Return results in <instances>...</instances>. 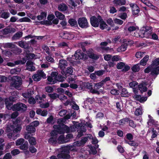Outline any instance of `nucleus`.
I'll use <instances>...</instances> for the list:
<instances>
[{"instance_id": "obj_4", "label": "nucleus", "mask_w": 159, "mask_h": 159, "mask_svg": "<svg viewBox=\"0 0 159 159\" xmlns=\"http://www.w3.org/2000/svg\"><path fill=\"white\" fill-rule=\"evenodd\" d=\"M121 42L122 43L120 46L117 49V51L118 52H121L125 51L127 49L128 46V43H130V44L133 43L132 41H129L127 39H122L121 40Z\"/></svg>"}, {"instance_id": "obj_27", "label": "nucleus", "mask_w": 159, "mask_h": 159, "mask_svg": "<svg viewBox=\"0 0 159 159\" xmlns=\"http://www.w3.org/2000/svg\"><path fill=\"white\" fill-rule=\"evenodd\" d=\"M135 100L139 101L141 102H144L147 99V97H142L140 95H135L134 96Z\"/></svg>"}, {"instance_id": "obj_32", "label": "nucleus", "mask_w": 159, "mask_h": 159, "mask_svg": "<svg viewBox=\"0 0 159 159\" xmlns=\"http://www.w3.org/2000/svg\"><path fill=\"white\" fill-rule=\"evenodd\" d=\"M36 113L38 115H40L42 116H46L48 114L47 111L46 110L42 111L39 109L36 111Z\"/></svg>"}, {"instance_id": "obj_2", "label": "nucleus", "mask_w": 159, "mask_h": 159, "mask_svg": "<svg viewBox=\"0 0 159 159\" xmlns=\"http://www.w3.org/2000/svg\"><path fill=\"white\" fill-rule=\"evenodd\" d=\"M53 127L54 129H57V130H55L52 131L51 133V137L49 139L48 142L49 143L52 144L56 143L57 142V133L59 132L61 133V131H60V129L58 128H59V126L54 125Z\"/></svg>"}, {"instance_id": "obj_64", "label": "nucleus", "mask_w": 159, "mask_h": 159, "mask_svg": "<svg viewBox=\"0 0 159 159\" xmlns=\"http://www.w3.org/2000/svg\"><path fill=\"white\" fill-rule=\"evenodd\" d=\"M114 21L115 23L120 25H122L123 22V21H122V20L117 18L115 19L114 20Z\"/></svg>"}, {"instance_id": "obj_38", "label": "nucleus", "mask_w": 159, "mask_h": 159, "mask_svg": "<svg viewBox=\"0 0 159 159\" xmlns=\"http://www.w3.org/2000/svg\"><path fill=\"white\" fill-rule=\"evenodd\" d=\"M47 16V14L44 12H42L40 15L38 16H37V19L38 20H44L46 18Z\"/></svg>"}, {"instance_id": "obj_48", "label": "nucleus", "mask_w": 159, "mask_h": 159, "mask_svg": "<svg viewBox=\"0 0 159 159\" xmlns=\"http://www.w3.org/2000/svg\"><path fill=\"white\" fill-rule=\"evenodd\" d=\"M29 143L30 145H34L36 144V141L35 138L33 137H31L29 139Z\"/></svg>"}, {"instance_id": "obj_34", "label": "nucleus", "mask_w": 159, "mask_h": 159, "mask_svg": "<svg viewBox=\"0 0 159 159\" xmlns=\"http://www.w3.org/2000/svg\"><path fill=\"white\" fill-rule=\"evenodd\" d=\"M55 15L57 18L60 20H62L65 18V16L64 15L58 11L55 12Z\"/></svg>"}, {"instance_id": "obj_61", "label": "nucleus", "mask_w": 159, "mask_h": 159, "mask_svg": "<svg viewBox=\"0 0 159 159\" xmlns=\"http://www.w3.org/2000/svg\"><path fill=\"white\" fill-rule=\"evenodd\" d=\"M28 145L27 143H25L20 146V148L22 150H25L28 148Z\"/></svg>"}, {"instance_id": "obj_1", "label": "nucleus", "mask_w": 159, "mask_h": 159, "mask_svg": "<svg viewBox=\"0 0 159 159\" xmlns=\"http://www.w3.org/2000/svg\"><path fill=\"white\" fill-rule=\"evenodd\" d=\"M11 95L13 97H10L9 98L5 99V104L8 110L12 109L13 111H20L22 112L26 110L27 107L25 104L22 103H19L12 106L11 102L16 101L19 97V94L16 92H13L11 93Z\"/></svg>"}, {"instance_id": "obj_49", "label": "nucleus", "mask_w": 159, "mask_h": 159, "mask_svg": "<svg viewBox=\"0 0 159 159\" xmlns=\"http://www.w3.org/2000/svg\"><path fill=\"white\" fill-rule=\"evenodd\" d=\"M58 143H66V141L64 139V137L63 135H61L58 138Z\"/></svg>"}, {"instance_id": "obj_39", "label": "nucleus", "mask_w": 159, "mask_h": 159, "mask_svg": "<svg viewBox=\"0 0 159 159\" xmlns=\"http://www.w3.org/2000/svg\"><path fill=\"white\" fill-rule=\"evenodd\" d=\"M84 126H81L80 129H79L78 131V136L79 137L83 135L84 132H85L86 129L84 128Z\"/></svg>"}, {"instance_id": "obj_12", "label": "nucleus", "mask_w": 159, "mask_h": 159, "mask_svg": "<svg viewBox=\"0 0 159 159\" xmlns=\"http://www.w3.org/2000/svg\"><path fill=\"white\" fill-rule=\"evenodd\" d=\"M78 24L82 28H86L88 26V23L85 18H80L78 20Z\"/></svg>"}, {"instance_id": "obj_31", "label": "nucleus", "mask_w": 159, "mask_h": 159, "mask_svg": "<svg viewBox=\"0 0 159 159\" xmlns=\"http://www.w3.org/2000/svg\"><path fill=\"white\" fill-rule=\"evenodd\" d=\"M113 2L116 6H117L125 5L126 2L125 0H114Z\"/></svg>"}, {"instance_id": "obj_36", "label": "nucleus", "mask_w": 159, "mask_h": 159, "mask_svg": "<svg viewBox=\"0 0 159 159\" xmlns=\"http://www.w3.org/2000/svg\"><path fill=\"white\" fill-rule=\"evenodd\" d=\"M141 1L142 2L146 4L148 6L150 7V8L155 10H157V8L153 5L151 3L145 1H144V2L142 0H141Z\"/></svg>"}, {"instance_id": "obj_60", "label": "nucleus", "mask_w": 159, "mask_h": 159, "mask_svg": "<svg viewBox=\"0 0 159 159\" xmlns=\"http://www.w3.org/2000/svg\"><path fill=\"white\" fill-rule=\"evenodd\" d=\"M137 85V83L135 81H133L129 84V86L133 89H134L135 87Z\"/></svg>"}, {"instance_id": "obj_37", "label": "nucleus", "mask_w": 159, "mask_h": 159, "mask_svg": "<svg viewBox=\"0 0 159 159\" xmlns=\"http://www.w3.org/2000/svg\"><path fill=\"white\" fill-rule=\"evenodd\" d=\"M149 56L146 55L140 61V64L142 66H145L146 65V63L149 59Z\"/></svg>"}, {"instance_id": "obj_52", "label": "nucleus", "mask_w": 159, "mask_h": 159, "mask_svg": "<svg viewBox=\"0 0 159 159\" xmlns=\"http://www.w3.org/2000/svg\"><path fill=\"white\" fill-rule=\"evenodd\" d=\"M126 142L131 146L136 147L138 145V144L137 143L133 141H129L128 142L126 141Z\"/></svg>"}, {"instance_id": "obj_5", "label": "nucleus", "mask_w": 159, "mask_h": 159, "mask_svg": "<svg viewBox=\"0 0 159 159\" xmlns=\"http://www.w3.org/2000/svg\"><path fill=\"white\" fill-rule=\"evenodd\" d=\"M58 73L54 72L52 73L50 76L48 78V80L49 82V84H53L55 83L57 81H62L63 80L61 78L59 79V76H57Z\"/></svg>"}, {"instance_id": "obj_58", "label": "nucleus", "mask_w": 159, "mask_h": 159, "mask_svg": "<svg viewBox=\"0 0 159 159\" xmlns=\"http://www.w3.org/2000/svg\"><path fill=\"white\" fill-rule=\"evenodd\" d=\"M143 54L144 53L142 52H137L135 54V56L137 58H140L143 56Z\"/></svg>"}, {"instance_id": "obj_53", "label": "nucleus", "mask_w": 159, "mask_h": 159, "mask_svg": "<svg viewBox=\"0 0 159 159\" xmlns=\"http://www.w3.org/2000/svg\"><path fill=\"white\" fill-rule=\"evenodd\" d=\"M69 23L72 26H76L77 25V21L74 19H71L69 20Z\"/></svg>"}, {"instance_id": "obj_22", "label": "nucleus", "mask_w": 159, "mask_h": 159, "mask_svg": "<svg viewBox=\"0 0 159 159\" xmlns=\"http://www.w3.org/2000/svg\"><path fill=\"white\" fill-rule=\"evenodd\" d=\"M72 57H74L75 59H80L83 58L85 56L84 55L82 52L80 50H77L74 54V56Z\"/></svg>"}, {"instance_id": "obj_33", "label": "nucleus", "mask_w": 159, "mask_h": 159, "mask_svg": "<svg viewBox=\"0 0 159 159\" xmlns=\"http://www.w3.org/2000/svg\"><path fill=\"white\" fill-rule=\"evenodd\" d=\"M67 8V6L66 4L63 3L59 5L58 6V10L62 11L66 10Z\"/></svg>"}, {"instance_id": "obj_8", "label": "nucleus", "mask_w": 159, "mask_h": 159, "mask_svg": "<svg viewBox=\"0 0 159 159\" xmlns=\"http://www.w3.org/2000/svg\"><path fill=\"white\" fill-rule=\"evenodd\" d=\"M46 74L41 70H39L37 73L32 76V78L34 81H38L40 80L42 78H45Z\"/></svg>"}, {"instance_id": "obj_35", "label": "nucleus", "mask_w": 159, "mask_h": 159, "mask_svg": "<svg viewBox=\"0 0 159 159\" xmlns=\"http://www.w3.org/2000/svg\"><path fill=\"white\" fill-rule=\"evenodd\" d=\"M46 95L44 94H43L42 97H40L39 95H37L35 98L38 102L39 103H42V102L43 101V98H46Z\"/></svg>"}, {"instance_id": "obj_6", "label": "nucleus", "mask_w": 159, "mask_h": 159, "mask_svg": "<svg viewBox=\"0 0 159 159\" xmlns=\"http://www.w3.org/2000/svg\"><path fill=\"white\" fill-rule=\"evenodd\" d=\"M22 84V80L20 77L18 76L13 77L11 83V86L16 89H19Z\"/></svg>"}, {"instance_id": "obj_9", "label": "nucleus", "mask_w": 159, "mask_h": 159, "mask_svg": "<svg viewBox=\"0 0 159 159\" xmlns=\"http://www.w3.org/2000/svg\"><path fill=\"white\" fill-rule=\"evenodd\" d=\"M101 19L102 17L100 16H98L97 17L94 16L92 17L90 20L92 26L94 27H98Z\"/></svg>"}, {"instance_id": "obj_28", "label": "nucleus", "mask_w": 159, "mask_h": 159, "mask_svg": "<svg viewBox=\"0 0 159 159\" xmlns=\"http://www.w3.org/2000/svg\"><path fill=\"white\" fill-rule=\"evenodd\" d=\"M128 31L130 33L132 32L136 31L137 33H139L140 32V30H139V28L137 26H131L129 27L128 29Z\"/></svg>"}, {"instance_id": "obj_26", "label": "nucleus", "mask_w": 159, "mask_h": 159, "mask_svg": "<svg viewBox=\"0 0 159 159\" xmlns=\"http://www.w3.org/2000/svg\"><path fill=\"white\" fill-rule=\"evenodd\" d=\"M99 24L100 25V29L102 30L106 29L107 30H110V28L109 27H108L107 25L102 18L101 19Z\"/></svg>"}, {"instance_id": "obj_30", "label": "nucleus", "mask_w": 159, "mask_h": 159, "mask_svg": "<svg viewBox=\"0 0 159 159\" xmlns=\"http://www.w3.org/2000/svg\"><path fill=\"white\" fill-rule=\"evenodd\" d=\"M26 130L29 134H32L35 132V129L30 125L26 126Z\"/></svg>"}, {"instance_id": "obj_43", "label": "nucleus", "mask_w": 159, "mask_h": 159, "mask_svg": "<svg viewBox=\"0 0 159 159\" xmlns=\"http://www.w3.org/2000/svg\"><path fill=\"white\" fill-rule=\"evenodd\" d=\"M22 33L21 32H19L16 33L13 37V39H17L21 37L22 35Z\"/></svg>"}, {"instance_id": "obj_3", "label": "nucleus", "mask_w": 159, "mask_h": 159, "mask_svg": "<svg viewBox=\"0 0 159 159\" xmlns=\"http://www.w3.org/2000/svg\"><path fill=\"white\" fill-rule=\"evenodd\" d=\"M21 128L22 127L20 125L14 123L12 125H7L6 131L7 132H9L13 130V133H15L20 132Z\"/></svg>"}, {"instance_id": "obj_55", "label": "nucleus", "mask_w": 159, "mask_h": 159, "mask_svg": "<svg viewBox=\"0 0 159 159\" xmlns=\"http://www.w3.org/2000/svg\"><path fill=\"white\" fill-rule=\"evenodd\" d=\"M5 34H7L8 33L14 32L16 31V30L14 28L6 29L4 30Z\"/></svg>"}, {"instance_id": "obj_10", "label": "nucleus", "mask_w": 159, "mask_h": 159, "mask_svg": "<svg viewBox=\"0 0 159 159\" xmlns=\"http://www.w3.org/2000/svg\"><path fill=\"white\" fill-rule=\"evenodd\" d=\"M103 84V81H101L100 82L97 84H95L94 87V89H92L90 90V92L93 93L99 94L100 90L98 91L97 89H99L102 87Z\"/></svg>"}, {"instance_id": "obj_63", "label": "nucleus", "mask_w": 159, "mask_h": 159, "mask_svg": "<svg viewBox=\"0 0 159 159\" xmlns=\"http://www.w3.org/2000/svg\"><path fill=\"white\" fill-rule=\"evenodd\" d=\"M142 114V110L140 108H138L135 111V114L136 116L141 115Z\"/></svg>"}, {"instance_id": "obj_50", "label": "nucleus", "mask_w": 159, "mask_h": 159, "mask_svg": "<svg viewBox=\"0 0 159 159\" xmlns=\"http://www.w3.org/2000/svg\"><path fill=\"white\" fill-rule=\"evenodd\" d=\"M73 71V68L71 67H68L66 70L65 73L66 75H71Z\"/></svg>"}, {"instance_id": "obj_18", "label": "nucleus", "mask_w": 159, "mask_h": 159, "mask_svg": "<svg viewBox=\"0 0 159 159\" xmlns=\"http://www.w3.org/2000/svg\"><path fill=\"white\" fill-rule=\"evenodd\" d=\"M88 138L84 137L80 141H77L74 143L73 146L74 147L80 146L84 145L87 141Z\"/></svg>"}, {"instance_id": "obj_14", "label": "nucleus", "mask_w": 159, "mask_h": 159, "mask_svg": "<svg viewBox=\"0 0 159 159\" xmlns=\"http://www.w3.org/2000/svg\"><path fill=\"white\" fill-rule=\"evenodd\" d=\"M117 68L119 69H122L123 71H126L130 69V67L128 66L125 65L124 63L120 62L118 64Z\"/></svg>"}, {"instance_id": "obj_47", "label": "nucleus", "mask_w": 159, "mask_h": 159, "mask_svg": "<svg viewBox=\"0 0 159 159\" xmlns=\"http://www.w3.org/2000/svg\"><path fill=\"white\" fill-rule=\"evenodd\" d=\"M18 135V134H17L14 136V134L12 133H10L7 134V137L9 139H12L13 140L16 139L19 136Z\"/></svg>"}, {"instance_id": "obj_57", "label": "nucleus", "mask_w": 159, "mask_h": 159, "mask_svg": "<svg viewBox=\"0 0 159 159\" xmlns=\"http://www.w3.org/2000/svg\"><path fill=\"white\" fill-rule=\"evenodd\" d=\"M49 106V103L48 102L45 103H41L40 104V107L41 108H46L48 107Z\"/></svg>"}, {"instance_id": "obj_51", "label": "nucleus", "mask_w": 159, "mask_h": 159, "mask_svg": "<svg viewBox=\"0 0 159 159\" xmlns=\"http://www.w3.org/2000/svg\"><path fill=\"white\" fill-rule=\"evenodd\" d=\"M89 148L90 150H89V152L90 154H95L96 153L97 151L94 147L90 146H89Z\"/></svg>"}, {"instance_id": "obj_45", "label": "nucleus", "mask_w": 159, "mask_h": 159, "mask_svg": "<svg viewBox=\"0 0 159 159\" xmlns=\"http://www.w3.org/2000/svg\"><path fill=\"white\" fill-rule=\"evenodd\" d=\"M18 45L21 48H26L28 46V45L25 42L20 41L18 43Z\"/></svg>"}, {"instance_id": "obj_56", "label": "nucleus", "mask_w": 159, "mask_h": 159, "mask_svg": "<svg viewBox=\"0 0 159 159\" xmlns=\"http://www.w3.org/2000/svg\"><path fill=\"white\" fill-rule=\"evenodd\" d=\"M48 96L51 99L53 100L59 98V95L57 93L49 94Z\"/></svg>"}, {"instance_id": "obj_44", "label": "nucleus", "mask_w": 159, "mask_h": 159, "mask_svg": "<svg viewBox=\"0 0 159 159\" xmlns=\"http://www.w3.org/2000/svg\"><path fill=\"white\" fill-rule=\"evenodd\" d=\"M9 16V13L7 12H0V17L4 19H7Z\"/></svg>"}, {"instance_id": "obj_17", "label": "nucleus", "mask_w": 159, "mask_h": 159, "mask_svg": "<svg viewBox=\"0 0 159 159\" xmlns=\"http://www.w3.org/2000/svg\"><path fill=\"white\" fill-rule=\"evenodd\" d=\"M61 129L63 130L62 133L71 132L75 130V126L73 125L69 128L65 125H63L62 127H61Z\"/></svg>"}, {"instance_id": "obj_11", "label": "nucleus", "mask_w": 159, "mask_h": 159, "mask_svg": "<svg viewBox=\"0 0 159 159\" xmlns=\"http://www.w3.org/2000/svg\"><path fill=\"white\" fill-rule=\"evenodd\" d=\"M60 36L64 39H72L74 38L75 34L74 33L72 32H66L61 33Z\"/></svg>"}, {"instance_id": "obj_21", "label": "nucleus", "mask_w": 159, "mask_h": 159, "mask_svg": "<svg viewBox=\"0 0 159 159\" xmlns=\"http://www.w3.org/2000/svg\"><path fill=\"white\" fill-rule=\"evenodd\" d=\"M147 84V83L143 82L139 85V89L142 93L147 91L148 89L146 86Z\"/></svg>"}, {"instance_id": "obj_40", "label": "nucleus", "mask_w": 159, "mask_h": 159, "mask_svg": "<svg viewBox=\"0 0 159 159\" xmlns=\"http://www.w3.org/2000/svg\"><path fill=\"white\" fill-rule=\"evenodd\" d=\"M87 137L89 139H92V142L93 144H96L98 143V141L96 137H93L89 134H87Z\"/></svg>"}, {"instance_id": "obj_29", "label": "nucleus", "mask_w": 159, "mask_h": 159, "mask_svg": "<svg viewBox=\"0 0 159 159\" xmlns=\"http://www.w3.org/2000/svg\"><path fill=\"white\" fill-rule=\"evenodd\" d=\"M69 152L68 151H63L61 154L58 155L57 157L58 158H68L70 157V155L68 154Z\"/></svg>"}, {"instance_id": "obj_20", "label": "nucleus", "mask_w": 159, "mask_h": 159, "mask_svg": "<svg viewBox=\"0 0 159 159\" xmlns=\"http://www.w3.org/2000/svg\"><path fill=\"white\" fill-rule=\"evenodd\" d=\"M130 6L132 8V13L133 15H136L139 13V8L137 5L131 3L130 4Z\"/></svg>"}, {"instance_id": "obj_41", "label": "nucleus", "mask_w": 159, "mask_h": 159, "mask_svg": "<svg viewBox=\"0 0 159 159\" xmlns=\"http://www.w3.org/2000/svg\"><path fill=\"white\" fill-rule=\"evenodd\" d=\"M121 95L122 97H128L129 94L126 89H122Z\"/></svg>"}, {"instance_id": "obj_16", "label": "nucleus", "mask_w": 159, "mask_h": 159, "mask_svg": "<svg viewBox=\"0 0 159 159\" xmlns=\"http://www.w3.org/2000/svg\"><path fill=\"white\" fill-rule=\"evenodd\" d=\"M26 60L25 59H23L22 60L16 61L14 63L8 62L7 65L8 66L13 67L16 65L24 64L26 62Z\"/></svg>"}, {"instance_id": "obj_15", "label": "nucleus", "mask_w": 159, "mask_h": 159, "mask_svg": "<svg viewBox=\"0 0 159 159\" xmlns=\"http://www.w3.org/2000/svg\"><path fill=\"white\" fill-rule=\"evenodd\" d=\"M151 32H148L147 31H144L143 33H138L136 34L135 33H134L133 35L136 37H139L141 38L146 37L148 38L151 35Z\"/></svg>"}, {"instance_id": "obj_19", "label": "nucleus", "mask_w": 159, "mask_h": 159, "mask_svg": "<svg viewBox=\"0 0 159 159\" xmlns=\"http://www.w3.org/2000/svg\"><path fill=\"white\" fill-rule=\"evenodd\" d=\"M55 18V16L53 14L48 15L47 18L48 21H45L43 22H41L42 24L47 25H51L52 24V21Z\"/></svg>"}, {"instance_id": "obj_62", "label": "nucleus", "mask_w": 159, "mask_h": 159, "mask_svg": "<svg viewBox=\"0 0 159 159\" xmlns=\"http://www.w3.org/2000/svg\"><path fill=\"white\" fill-rule=\"evenodd\" d=\"M20 153V151L18 149H15L11 152V154L14 156L19 154Z\"/></svg>"}, {"instance_id": "obj_23", "label": "nucleus", "mask_w": 159, "mask_h": 159, "mask_svg": "<svg viewBox=\"0 0 159 159\" xmlns=\"http://www.w3.org/2000/svg\"><path fill=\"white\" fill-rule=\"evenodd\" d=\"M26 69L30 71H34L35 70V68L34 66L33 62L30 61H28L26 64Z\"/></svg>"}, {"instance_id": "obj_25", "label": "nucleus", "mask_w": 159, "mask_h": 159, "mask_svg": "<svg viewBox=\"0 0 159 159\" xmlns=\"http://www.w3.org/2000/svg\"><path fill=\"white\" fill-rule=\"evenodd\" d=\"M68 65V63L65 60L61 59L59 61V67L61 70H64Z\"/></svg>"}, {"instance_id": "obj_7", "label": "nucleus", "mask_w": 159, "mask_h": 159, "mask_svg": "<svg viewBox=\"0 0 159 159\" xmlns=\"http://www.w3.org/2000/svg\"><path fill=\"white\" fill-rule=\"evenodd\" d=\"M158 65H159V58H157L152 61V63L151 65V69L152 74L157 75L159 73V66H157Z\"/></svg>"}, {"instance_id": "obj_59", "label": "nucleus", "mask_w": 159, "mask_h": 159, "mask_svg": "<svg viewBox=\"0 0 159 159\" xmlns=\"http://www.w3.org/2000/svg\"><path fill=\"white\" fill-rule=\"evenodd\" d=\"M20 69H13L10 70V73L12 74H17L18 72L20 71Z\"/></svg>"}, {"instance_id": "obj_42", "label": "nucleus", "mask_w": 159, "mask_h": 159, "mask_svg": "<svg viewBox=\"0 0 159 159\" xmlns=\"http://www.w3.org/2000/svg\"><path fill=\"white\" fill-rule=\"evenodd\" d=\"M152 28L151 27L146 26L145 27L143 28V30H140V32L143 33L144 32V31H147L148 32H151L152 31Z\"/></svg>"}, {"instance_id": "obj_54", "label": "nucleus", "mask_w": 159, "mask_h": 159, "mask_svg": "<svg viewBox=\"0 0 159 159\" xmlns=\"http://www.w3.org/2000/svg\"><path fill=\"white\" fill-rule=\"evenodd\" d=\"M24 142V139H20L16 141V146L20 145L23 143Z\"/></svg>"}, {"instance_id": "obj_46", "label": "nucleus", "mask_w": 159, "mask_h": 159, "mask_svg": "<svg viewBox=\"0 0 159 159\" xmlns=\"http://www.w3.org/2000/svg\"><path fill=\"white\" fill-rule=\"evenodd\" d=\"M131 69L132 71L134 72L138 71L140 70L139 65L137 64L134 65L131 68Z\"/></svg>"}, {"instance_id": "obj_24", "label": "nucleus", "mask_w": 159, "mask_h": 159, "mask_svg": "<svg viewBox=\"0 0 159 159\" xmlns=\"http://www.w3.org/2000/svg\"><path fill=\"white\" fill-rule=\"evenodd\" d=\"M24 54L26 58H24L25 60H26V59H30L34 58L36 59L37 58L36 57V56L35 54L33 53H30L29 52L28 50L26 49L25 50V52H24Z\"/></svg>"}, {"instance_id": "obj_13", "label": "nucleus", "mask_w": 159, "mask_h": 159, "mask_svg": "<svg viewBox=\"0 0 159 159\" xmlns=\"http://www.w3.org/2000/svg\"><path fill=\"white\" fill-rule=\"evenodd\" d=\"M88 56L91 58L97 60L99 57V55L95 54L92 49H90L87 52Z\"/></svg>"}]
</instances>
